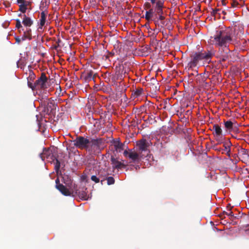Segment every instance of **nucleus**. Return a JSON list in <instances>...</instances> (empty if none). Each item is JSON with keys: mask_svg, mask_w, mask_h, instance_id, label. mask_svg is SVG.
<instances>
[{"mask_svg": "<svg viewBox=\"0 0 249 249\" xmlns=\"http://www.w3.org/2000/svg\"><path fill=\"white\" fill-rule=\"evenodd\" d=\"M238 33L235 29L227 28L217 31L215 35L211 36L209 42L210 44L217 47H228L230 44L237 43Z\"/></svg>", "mask_w": 249, "mask_h": 249, "instance_id": "1", "label": "nucleus"}, {"mask_svg": "<svg viewBox=\"0 0 249 249\" xmlns=\"http://www.w3.org/2000/svg\"><path fill=\"white\" fill-rule=\"evenodd\" d=\"M212 56V54L209 52L195 53L189 63V67L191 68L196 67L198 62L201 60H205L208 61Z\"/></svg>", "mask_w": 249, "mask_h": 249, "instance_id": "2", "label": "nucleus"}, {"mask_svg": "<svg viewBox=\"0 0 249 249\" xmlns=\"http://www.w3.org/2000/svg\"><path fill=\"white\" fill-rule=\"evenodd\" d=\"M158 2H159V1ZM158 2L157 4H158ZM157 6H158L151 7L149 4H147V8H149V9L145 12V18L146 20L148 21H153L155 23L157 22L156 19L158 18V14L156 9Z\"/></svg>", "mask_w": 249, "mask_h": 249, "instance_id": "3", "label": "nucleus"}, {"mask_svg": "<svg viewBox=\"0 0 249 249\" xmlns=\"http://www.w3.org/2000/svg\"><path fill=\"white\" fill-rule=\"evenodd\" d=\"M55 149L54 148L44 149L42 153L40 154V158L44 160L46 159L49 161H54L56 159Z\"/></svg>", "mask_w": 249, "mask_h": 249, "instance_id": "4", "label": "nucleus"}, {"mask_svg": "<svg viewBox=\"0 0 249 249\" xmlns=\"http://www.w3.org/2000/svg\"><path fill=\"white\" fill-rule=\"evenodd\" d=\"M48 81L46 74L44 72L41 73L40 77L35 81L36 90L47 89L49 86Z\"/></svg>", "mask_w": 249, "mask_h": 249, "instance_id": "5", "label": "nucleus"}, {"mask_svg": "<svg viewBox=\"0 0 249 249\" xmlns=\"http://www.w3.org/2000/svg\"><path fill=\"white\" fill-rule=\"evenodd\" d=\"M73 144L76 147L80 149L88 148V143H89V139L85 138L82 136L77 137V138L73 141Z\"/></svg>", "mask_w": 249, "mask_h": 249, "instance_id": "6", "label": "nucleus"}, {"mask_svg": "<svg viewBox=\"0 0 249 249\" xmlns=\"http://www.w3.org/2000/svg\"><path fill=\"white\" fill-rule=\"evenodd\" d=\"M87 188L83 187L82 188H79L78 189H75L74 190H72V195L74 194V195H77L79 197L84 200H88L89 198H90L91 196H89V195H87Z\"/></svg>", "mask_w": 249, "mask_h": 249, "instance_id": "7", "label": "nucleus"}, {"mask_svg": "<svg viewBox=\"0 0 249 249\" xmlns=\"http://www.w3.org/2000/svg\"><path fill=\"white\" fill-rule=\"evenodd\" d=\"M102 143V139H89V143H88V148L87 150L89 151H95L99 149L100 144Z\"/></svg>", "mask_w": 249, "mask_h": 249, "instance_id": "8", "label": "nucleus"}, {"mask_svg": "<svg viewBox=\"0 0 249 249\" xmlns=\"http://www.w3.org/2000/svg\"><path fill=\"white\" fill-rule=\"evenodd\" d=\"M110 147L112 150L114 149L117 152H121L123 149V144L120 142L119 139L110 140Z\"/></svg>", "mask_w": 249, "mask_h": 249, "instance_id": "9", "label": "nucleus"}, {"mask_svg": "<svg viewBox=\"0 0 249 249\" xmlns=\"http://www.w3.org/2000/svg\"><path fill=\"white\" fill-rule=\"evenodd\" d=\"M101 41H102V46L104 49L103 52H105L106 50V53H105L103 55V59L105 60H107L109 58V52L107 50V47L108 46V41H109V37L107 36H105V37H101Z\"/></svg>", "mask_w": 249, "mask_h": 249, "instance_id": "10", "label": "nucleus"}, {"mask_svg": "<svg viewBox=\"0 0 249 249\" xmlns=\"http://www.w3.org/2000/svg\"><path fill=\"white\" fill-rule=\"evenodd\" d=\"M124 154L125 156L128 157L132 161H137L140 160V155L135 151L132 150L127 151H124Z\"/></svg>", "mask_w": 249, "mask_h": 249, "instance_id": "11", "label": "nucleus"}, {"mask_svg": "<svg viewBox=\"0 0 249 249\" xmlns=\"http://www.w3.org/2000/svg\"><path fill=\"white\" fill-rule=\"evenodd\" d=\"M139 150L141 151H145L150 145V142L148 141L145 139H142L138 141L137 143Z\"/></svg>", "mask_w": 249, "mask_h": 249, "instance_id": "12", "label": "nucleus"}, {"mask_svg": "<svg viewBox=\"0 0 249 249\" xmlns=\"http://www.w3.org/2000/svg\"><path fill=\"white\" fill-rule=\"evenodd\" d=\"M55 188L64 196H70L72 195V190H70L63 184L55 185Z\"/></svg>", "mask_w": 249, "mask_h": 249, "instance_id": "13", "label": "nucleus"}, {"mask_svg": "<svg viewBox=\"0 0 249 249\" xmlns=\"http://www.w3.org/2000/svg\"><path fill=\"white\" fill-rule=\"evenodd\" d=\"M157 13L158 14V18L156 20H163L165 19L164 16H163V4L161 2H158L157 4Z\"/></svg>", "mask_w": 249, "mask_h": 249, "instance_id": "14", "label": "nucleus"}, {"mask_svg": "<svg viewBox=\"0 0 249 249\" xmlns=\"http://www.w3.org/2000/svg\"><path fill=\"white\" fill-rule=\"evenodd\" d=\"M26 29L23 30V35L22 37V40H24L26 39L31 40L32 38V30L30 27H25Z\"/></svg>", "mask_w": 249, "mask_h": 249, "instance_id": "15", "label": "nucleus"}, {"mask_svg": "<svg viewBox=\"0 0 249 249\" xmlns=\"http://www.w3.org/2000/svg\"><path fill=\"white\" fill-rule=\"evenodd\" d=\"M102 176V178L104 179V184L106 183L107 185H109V174L107 171L105 170L100 171L99 173V177L101 178Z\"/></svg>", "mask_w": 249, "mask_h": 249, "instance_id": "16", "label": "nucleus"}, {"mask_svg": "<svg viewBox=\"0 0 249 249\" xmlns=\"http://www.w3.org/2000/svg\"><path fill=\"white\" fill-rule=\"evenodd\" d=\"M47 15V12L45 11H42L40 13V18L39 19V26L38 29H42V27L45 24L46 18Z\"/></svg>", "mask_w": 249, "mask_h": 249, "instance_id": "17", "label": "nucleus"}, {"mask_svg": "<svg viewBox=\"0 0 249 249\" xmlns=\"http://www.w3.org/2000/svg\"><path fill=\"white\" fill-rule=\"evenodd\" d=\"M111 162L112 167L114 170L121 169L124 166L123 164L121 161L113 158H111Z\"/></svg>", "mask_w": 249, "mask_h": 249, "instance_id": "18", "label": "nucleus"}, {"mask_svg": "<svg viewBox=\"0 0 249 249\" xmlns=\"http://www.w3.org/2000/svg\"><path fill=\"white\" fill-rule=\"evenodd\" d=\"M23 17L22 24L25 27H31L33 24V21L30 18L27 17L25 15H23Z\"/></svg>", "mask_w": 249, "mask_h": 249, "instance_id": "19", "label": "nucleus"}, {"mask_svg": "<svg viewBox=\"0 0 249 249\" xmlns=\"http://www.w3.org/2000/svg\"><path fill=\"white\" fill-rule=\"evenodd\" d=\"M213 130L214 131V135L218 138H221L222 135V130L220 126L217 124H215L213 126Z\"/></svg>", "mask_w": 249, "mask_h": 249, "instance_id": "20", "label": "nucleus"}, {"mask_svg": "<svg viewBox=\"0 0 249 249\" xmlns=\"http://www.w3.org/2000/svg\"><path fill=\"white\" fill-rule=\"evenodd\" d=\"M94 73L92 70H87L85 72V79L86 81H90L94 79Z\"/></svg>", "mask_w": 249, "mask_h": 249, "instance_id": "21", "label": "nucleus"}, {"mask_svg": "<svg viewBox=\"0 0 249 249\" xmlns=\"http://www.w3.org/2000/svg\"><path fill=\"white\" fill-rule=\"evenodd\" d=\"M102 176H101V178H100L99 177H97L96 176L93 175L91 177V179L95 183H98L101 181V184H104V179L102 178Z\"/></svg>", "mask_w": 249, "mask_h": 249, "instance_id": "22", "label": "nucleus"}, {"mask_svg": "<svg viewBox=\"0 0 249 249\" xmlns=\"http://www.w3.org/2000/svg\"><path fill=\"white\" fill-rule=\"evenodd\" d=\"M231 145V143L230 142H227L224 143V146L225 147V150L227 152V154L229 156H230V150H231L230 147Z\"/></svg>", "mask_w": 249, "mask_h": 249, "instance_id": "23", "label": "nucleus"}, {"mask_svg": "<svg viewBox=\"0 0 249 249\" xmlns=\"http://www.w3.org/2000/svg\"><path fill=\"white\" fill-rule=\"evenodd\" d=\"M47 111H50V113H53V111L55 109V105L52 103H48L47 106Z\"/></svg>", "mask_w": 249, "mask_h": 249, "instance_id": "24", "label": "nucleus"}, {"mask_svg": "<svg viewBox=\"0 0 249 249\" xmlns=\"http://www.w3.org/2000/svg\"><path fill=\"white\" fill-rule=\"evenodd\" d=\"M100 89L105 93H109L108 83L106 82V85H101V88H100Z\"/></svg>", "mask_w": 249, "mask_h": 249, "instance_id": "25", "label": "nucleus"}, {"mask_svg": "<svg viewBox=\"0 0 249 249\" xmlns=\"http://www.w3.org/2000/svg\"><path fill=\"white\" fill-rule=\"evenodd\" d=\"M225 127L228 130H231L233 126V123L231 121L224 122Z\"/></svg>", "mask_w": 249, "mask_h": 249, "instance_id": "26", "label": "nucleus"}, {"mask_svg": "<svg viewBox=\"0 0 249 249\" xmlns=\"http://www.w3.org/2000/svg\"><path fill=\"white\" fill-rule=\"evenodd\" d=\"M28 80V87L31 88L33 90H36V82L33 84L32 81H30L29 80V78H27Z\"/></svg>", "mask_w": 249, "mask_h": 249, "instance_id": "27", "label": "nucleus"}, {"mask_svg": "<svg viewBox=\"0 0 249 249\" xmlns=\"http://www.w3.org/2000/svg\"><path fill=\"white\" fill-rule=\"evenodd\" d=\"M16 27L19 30V31L20 32V29H21L22 31L24 30L23 29V27L21 24L20 20L19 19H17L16 20Z\"/></svg>", "mask_w": 249, "mask_h": 249, "instance_id": "28", "label": "nucleus"}, {"mask_svg": "<svg viewBox=\"0 0 249 249\" xmlns=\"http://www.w3.org/2000/svg\"><path fill=\"white\" fill-rule=\"evenodd\" d=\"M19 6V10L21 11L22 13H25L27 10V4H25L24 3L23 4H20Z\"/></svg>", "mask_w": 249, "mask_h": 249, "instance_id": "29", "label": "nucleus"}, {"mask_svg": "<svg viewBox=\"0 0 249 249\" xmlns=\"http://www.w3.org/2000/svg\"><path fill=\"white\" fill-rule=\"evenodd\" d=\"M55 160L56 161V162L55 163L54 168L56 172L58 173L60 167V162L59 161L58 159H57L56 158V159H55Z\"/></svg>", "mask_w": 249, "mask_h": 249, "instance_id": "30", "label": "nucleus"}, {"mask_svg": "<svg viewBox=\"0 0 249 249\" xmlns=\"http://www.w3.org/2000/svg\"><path fill=\"white\" fill-rule=\"evenodd\" d=\"M36 77V75L34 74V73L32 71H31L30 72L29 76L28 77L29 78V80L32 81H33Z\"/></svg>", "mask_w": 249, "mask_h": 249, "instance_id": "31", "label": "nucleus"}, {"mask_svg": "<svg viewBox=\"0 0 249 249\" xmlns=\"http://www.w3.org/2000/svg\"><path fill=\"white\" fill-rule=\"evenodd\" d=\"M151 3L153 4V6H157L158 2H161L163 4V1L162 0H150Z\"/></svg>", "mask_w": 249, "mask_h": 249, "instance_id": "32", "label": "nucleus"}, {"mask_svg": "<svg viewBox=\"0 0 249 249\" xmlns=\"http://www.w3.org/2000/svg\"><path fill=\"white\" fill-rule=\"evenodd\" d=\"M142 89H137L134 92V95L136 96H139L142 94Z\"/></svg>", "mask_w": 249, "mask_h": 249, "instance_id": "33", "label": "nucleus"}, {"mask_svg": "<svg viewBox=\"0 0 249 249\" xmlns=\"http://www.w3.org/2000/svg\"><path fill=\"white\" fill-rule=\"evenodd\" d=\"M102 2L105 7H107V9H109L108 0H103Z\"/></svg>", "mask_w": 249, "mask_h": 249, "instance_id": "34", "label": "nucleus"}, {"mask_svg": "<svg viewBox=\"0 0 249 249\" xmlns=\"http://www.w3.org/2000/svg\"><path fill=\"white\" fill-rule=\"evenodd\" d=\"M233 1L231 3V6L232 7H236L238 6L239 3L238 2V1L236 0H232Z\"/></svg>", "mask_w": 249, "mask_h": 249, "instance_id": "35", "label": "nucleus"}, {"mask_svg": "<svg viewBox=\"0 0 249 249\" xmlns=\"http://www.w3.org/2000/svg\"><path fill=\"white\" fill-rule=\"evenodd\" d=\"M15 39H16V42L18 43V44H19L21 41H23L22 40V38H20L18 36L16 37Z\"/></svg>", "mask_w": 249, "mask_h": 249, "instance_id": "36", "label": "nucleus"}, {"mask_svg": "<svg viewBox=\"0 0 249 249\" xmlns=\"http://www.w3.org/2000/svg\"><path fill=\"white\" fill-rule=\"evenodd\" d=\"M55 184L56 185H62V184L61 183H60V180H59V178H57L56 179H55Z\"/></svg>", "mask_w": 249, "mask_h": 249, "instance_id": "37", "label": "nucleus"}, {"mask_svg": "<svg viewBox=\"0 0 249 249\" xmlns=\"http://www.w3.org/2000/svg\"><path fill=\"white\" fill-rule=\"evenodd\" d=\"M61 41V40L60 39H58L57 41H56V43H57V45H55L54 46V48L55 49H56L59 46V43Z\"/></svg>", "mask_w": 249, "mask_h": 249, "instance_id": "38", "label": "nucleus"}, {"mask_svg": "<svg viewBox=\"0 0 249 249\" xmlns=\"http://www.w3.org/2000/svg\"><path fill=\"white\" fill-rule=\"evenodd\" d=\"M114 179L112 177H110V185L113 184L114 183Z\"/></svg>", "mask_w": 249, "mask_h": 249, "instance_id": "39", "label": "nucleus"}, {"mask_svg": "<svg viewBox=\"0 0 249 249\" xmlns=\"http://www.w3.org/2000/svg\"><path fill=\"white\" fill-rule=\"evenodd\" d=\"M64 183L66 184V185L68 187H70L72 185V182L71 181L68 183H66L65 181H64Z\"/></svg>", "mask_w": 249, "mask_h": 249, "instance_id": "40", "label": "nucleus"}, {"mask_svg": "<svg viewBox=\"0 0 249 249\" xmlns=\"http://www.w3.org/2000/svg\"><path fill=\"white\" fill-rule=\"evenodd\" d=\"M18 3L23 4L25 2L24 0H17Z\"/></svg>", "mask_w": 249, "mask_h": 249, "instance_id": "41", "label": "nucleus"}, {"mask_svg": "<svg viewBox=\"0 0 249 249\" xmlns=\"http://www.w3.org/2000/svg\"><path fill=\"white\" fill-rule=\"evenodd\" d=\"M101 86L106 85V84H105V83H104V82H103V83H102V82H101V83H100V87H101Z\"/></svg>", "mask_w": 249, "mask_h": 249, "instance_id": "42", "label": "nucleus"}, {"mask_svg": "<svg viewBox=\"0 0 249 249\" xmlns=\"http://www.w3.org/2000/svg\"><path fill=\"white\" fill-rule=\"evenodd\" d=\"M109 129H110V131H112V129H111V127H109Z\"/></svg>", "mask_w": 249, "mask_h": 249, "instance_id": "43", "label": "nucleus"}, {"mask_svg": "<svg viewBox=\"0 0 249 249\" xmlns=\"http://www.w3.org/2000/svg\"><path fill=\"white\" fill-rule=\"evenodd\" d=\"M93 1V0H89L90 2H91V1Z\"/></svg>", "mask_w": 249, "mask_h": 249, "instance_id": "44", "label": "nucleus"}]
</instances>
